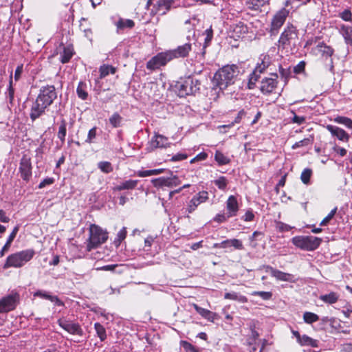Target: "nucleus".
Here are the masks:
<instances>
[{
  "instance_id": "obj_56",
  "label": "nucleus",
  "mask_w": 352,
  "mask_h": 352,
  "mask_svg": "<svg viewBox=\"0 0 352 352\" xmlns=\"http://www.w3.org/2000/svg\"><path fill=\"white\" fill-rule=\"evenodd\" d=\"M351 16L352 14L349 10H344L340 13V17L345 21H351L352 20Z\"/></svg>"
},
{
  "instance_id": "obj_49",
  "label": "nucleus",
  "mask_w": 352,
  "mask_h": 352,
  "mask_svg": "<svg viewBox=\"0 0 352 352\" xmlns=\"http://www.w3.org/2000/svg\"><path fill=\"white\" fill-rule=\"evenodd\" d=\"M313 141V138L312 137H310V138H305L299 142H296L293 146H292V148H299V147H302V146H307L308 144H311Z\"/></svg>"
},
{
  "instance_id": "obj_1",
  "label": "nucleus",
  "mask_w": 352,
  "mask_h": 352,
  "mask_svg": "<svg viewBox=\"0 0 352 352\" xmlns=\"http://www.w3.org/2000/svg\"><path fill=\"white\" fill-rule=\"evenodd\" d=\"M57 98V94L54 86L47 85L42 87L40 93L32 103L30 118L32 121L36 120L44 113L45 109L50 107Z\"/></svg>"
},
{
  "instance_id": "obj_41",
  "label": "nucleus",
  "mask_w": 352,
  "mask_h": 352,
  "mask_svg": "<svg viewBox=\"0 0 352 352\" xmlns=\"http://www.w3.org/2000/svg\"><path fill=\"white\" fill-rule=\"evenodd\" d=\"M214 159L219 165L228 164L230 163V159L225 156L221 152L216 151Z\"/></svg>"
},
{
  "instance_id": "obj_22",
  "label": "nucleus",
  "mask_w": 352,
  "mask_h": 352,
  "mask_svg": "<svg viewBox=\"0 0 352 352\" xmlns=\"http://www.w3.org/2000/svg\"><path fill=\"white\" fill-rule=\"evenodd\" d=\"M138 183V180L129 179L120 183L119 185L115 186L113 190L114 191H121L123 190H132L134 189Z\"/></svg>"
},
{
  "instance_id": "obj_18",
  "label": "nucleus",
  "mask_w": 352,
  "mask_h": 352,
  "mask_svg": "<svg viewBox=\"0 0 352 352\" xmlns=\"http://www.w3.org/2000/svg\"><path fill=\"white\" fill-rule=\"evenodd\" d=\"M327 129L331 133L332 135L336 136L338 140L344 142H348L349 140V135L342 129L333 125H327Z\"/></svg>"
},
{
  "instance_id": "obj_16",
  "label": "nucleus",
  "mask_w": 352,
  "mask_h": 352,
  "mask_svg": "<svg viewBox=\"0 0 352 352\" xmlns=\"http://www.w3.org/2000/svg\"><path fill=\"white\" fill-rule=\"evenodd\" d=\"M175 1V0H158L157 3L154 6V10H152V12L165 14L170 10Z\"/></svg>"
},
{
  "instance_id": "obj_60",
  "label": "nucleus",
  "mask_w": 352,
  "mask_h": 352,
  "mask_svg": "<svg viewBox=\"0 0 352 352\" xmlns=\"http://www.w3.org/2000/svg\"><path fill=\"white\" fill-rule=\"evenodd\" d=\"M152 183L155 187H163L164 186V177H159L157 179H152Z\"/></svg>"
},
{
  "instance_id": "obj_42",
  "label": "nucleus",
  "mask_w": 352,
  "mask_h": 352,
  "mask_svg": "<svg viewBox=\"0 0 352 352\" xmlns=\"http://www.w3.org/2000/svg\"><path fill=\"white\" fill-rule=\"evenodd\" d=\"M163 171H164V170L162 168L146 170L139 171L138 175L140 177H144L151 176V175H156L162 173Z\"/></svg>"
},
{
  "instance_id": "obj_5",
  "label": "nucleus",
  "mask_w": 352,
  "mask_h": 352,
  "mask_svg": "<svg viewBox=\"0 0 352 352\" xmlns=\"http://www.w3.org/2000/svg\"><path fill=\"white\" fill-rule=\"evenodd\" d=\"M108 239V233L96 225H91L89 229V243L87 250L90 251L106 242Z\"/></svg>"
},
{
  "instance_id": "obj_47",
  "label": "nucleus",
  "mask_w": 352,
  "mask_h": 352,
  "mask_svg": "<svg viewBox=\"0 0 352 352\" xmlns=\"http://www.w3.org/2000/svg\"><path fill=\"white\" fill-rule=\"evenodd\" d=\"M134 22L131 19H120L118 21L117 23L118 28L121 29L124 28H132L134 26Z\"/></svg>"
},
{
  "instance_id": "obj_6",
  "label": "nucleus",
  "mask_w": 352,
  "mask_h": 352,
  "mask_svg": "<svg viewBox=\"0 0 352 352\" xmlns=\"http://www.w3.org/2000/svg\"><path fill=\"white\" fill-rule=\"evenodd\" d=\"M292 241L297 248L307 251H313L319 247L322 239L314 236H296L292 238Z\"/></svg>"
},
{
  "instance_id": "obj_58",
  "label": "nucleus",
  "mask_w": 352,
  "mask_h": 352,
  "mask_svg": "<svg viewBox=\"0 0 352 352\" xmlns=\"http://www.w3.org/2000/svg\"><path fill=\"white\" fill-rule=\"evenodd\" d=\"M292 113L294 114V117L292 118V122L294 123L302 124L305 122V118L304 116H298L294 111H292Z\"/></svg>"
},
{
  "instance_id": "obj_12",
  "label": "nucleus",
  "mask_w": 352,
  "mask_h": 352,
  "mask_svg": "<svg viewBox=\"0 0 352 352\" xmlns=\"http://www.w3.org/2000/svg\"><path fill=\"white\" fill-rule=\"evenodd\" d=\"M19 173L21 177L26 182H28L32 177V164L31 160L27 155H23L20 161Z\"/></svg>"
},
{
  "instance_id": "obj_32",
  "label": "nucleus",
  "mask_w": 352,
  "mask_h": 352,
  "mask_svg": "<svg viewBox=\"0 0 352 352\" xmlns=\"http://www.w3.org/2000/svg\"><path fill=\"white\" fill-rule=\"evenodd\" d=\"M224 298L226 299L236 300L242 303L246 302L248 301V299L245 296L240 295L234 292L226 293Z\"/></svg>"
},
{
  "instance_id": "obj_52",
  "label": "nucleus",
  "mask_w": 352,
  "mask_h": 352,
  "mask_svg": "<svg viewBox=\"0 0 352 352\" xmlns=\"http://www.w3.org/2000/svg\"><path fill=\"white\" fill-rule=\"evenodd\" d=\"M252 294L253 296H260L263 300H269L272 296V294L271 292H269L256 291V292H254Z\"/></svg>"
},
{
  "instance_id": "obj_27",
  "label": "nucleus",
  "mask_w": 352,
  "mask_h": 352,
  "mask_svg": "<svg viewBox=\"0 0 352 352\" xmlns=\"http://www.w3.org/2000/svg\"><path fill=\"white\" fill-rule=\"evenodd\" d=\"M76 93L79 98L83 100H87L89 96L87 83L83 81L79 82L76 89Z\"/></svg>"
},
{
  "instance_id": "obj_50",
  "label": "nucleus",
  "mask_w": 352,
  "mask_h": 352,
  "mask_svg": "<svg viewBox=\"0 0 352 352\" xmlns=\"http://www.w3.org/2000/svg\"><path fill=\"white\" fill-rule=\"evenodd\" d=\"M214 184L221 190H225L227 186V179L225 177L221 176L218 179H216Z\"/></svg>"
},
{
  "instance_id": "obj_61",
  "label": "nucleus",
  "mask_w": 352,
  "mask_h": 352,
  "mask_svg": "<svg viewBox=\"0 0 352 352\" xmlns=\"http://www.w3.org/2000/svg\"><path fill=\"white\" fill-rule=\"evenodd\" d=\"M279 72L283 78L285 79V83L289 76V72L287 69L283 68L281 66L279 67Z\"/></svg>"
},
{
  "instance_id": "obj_28",
  "label": "nucleus",
  "mask_w": 352,
  "mask_h": 352,
  "mask_svg": "<svg viewBox=\"0 0 352 352\" xmlns=\"http://www.w3.org/2000/svg\"><path fill=\"white\" fill-rule=\"evenodd\" d=\"M234 36L240 37L241 35L248 32V27L242 22H239L232 25Z\"/></svg>"
},
{
  "instance_id": "obj_10",
  "label": "nucleus",
  "mask_w": 352,
  "mask_h": 352,
  "mask_svg": "<svg viewBox=\"0 0 352 352\" xmlns=\"http://www.w3.org/2000/svg\"><path fill=\"white\" fill-rule=\"evenodd\" d=\"M19 302V295L12 293L0 299V313L8 312L14 310Z\"/></svg>"
},
{
  "instance_id": "obj_43",
  "label": "nucleus",
  "mask_w": 352,
  "mask_h": 352,
  "mask_svg": "<svg viewBox=\"0 0 352 352\" xmlns=\"http://www.w3.org/2000/svg\"><path fill=\"white\" fill-rule=\"evenodd\" d=\"M303 319L306 323L311 324L319 320V317L317 314L311 312H305L303 315Z\"/></svg>"
},
{
  "instance_id": "obj_34",
  "label": "nucleus",
  "mask_w": 352,
  "mask_h": 352,
  "mask_svg": "<svg viewBox=\"0 0 352 352\" xmlns=\"http://www.w3.org/2000/svg\"><path fill=\"white\" fill-rule=\"evenodd\" d=\"M317 47L322 56L329 57L331 56L333 54V50L330 46L327 45L324 43H319L317 45Z\"/></svg>"
},
{
  "instance_id": "obj_59",
  "label": "nucleus",
  "mask_w": 352,
  "mask_h": 352,
  "mask_svg": "<svg viewBox=\"0 0 352 352\" xmlns=\"http://www.w3.org/2000/svg\"><path fill=\"white\" fill-rule=\"evenodd\" d=\"M12 79L10 80V82H9V87H8V98H9V102L10 103H12L13 100H14V89L12 86Z\"/></svg>"
},
{
  "instance_id": "obj_57",
  "label": "nucleus",
  "mask_w": 352,
  "mask_h": 352,
  "mask_svg": "<svg viewBox=\"0 0 352 352\" xmlns=\"http://www.w3.org/2000/svg\"><path fill=\"white\" fill-rule=\"evenodd\" d=\"M54 182V178L47 177L44 179L38 185V188H43L46 186L52 184Z\"/></svg>"
},
{
  "instance_id": "obj_26",
  "label": "nucleus",
  "mask_w": 352,
  "mask_h": 352,
  "mask_svg": "<svg viewBox=\"0 0 352 352\" xmlns=\"http://www.w3.org/2000/svg\"><path fill=\"white\" fill-rule=\"evenodd\" d=\"M204 34L206 35V36L205 38V41H204L203 47L200 52H196L197 54L201 55L202 57H204L205 54H206V48L210 43V41L212 38V36H213V31H212V28L210 27V28L206 30L204 32Z\"/></svg>"
},
{
  "instance_id": "obj_20",
  "label": "nucleus",
  "mask_w": 352,
  "mask_h": 352,
  "mask_svg": "<svg viewBox=\"0 0 352 352\" xmlns=\"http://www.w3.org/2000/svg\"><path fill=\"white\" fill-rule=\"evenodd\" d=\"M226 208L228 210V217H232L236 215L239 210V205L236 198L230 195L226 202Z\"/></svg>"
},
{
  "instance_id": "obj_24",
  "label": "nucleus",
  "mask_w": 352,
  "mask_h": 352,
  "mask_svg": "<svg viewBox=\"0 0 352 352\" xmlns=\"http://www.w3.org/2000/svg\"><path fill=\"white\" fill-rule=\"evenodd\" d=\"M34 296L50 300V301L55 302V304L58 306L63 305L62 301L57 296H51L47 292L44 291L38 290L34 293Z\"/></svg>"
},
{
  "instance_id": "obj_63",
  "label": "nucleus",
  "mask_w": 352,
  "mask_h": 352,
  "mask_svg": "<svg viewBox=\"0 0 352 352\" xmlns=\"http://www.w3.org/2000/svg\"><path fill=\"white\" fill-rule=\"evenodd\" d=\"M254 217V215L253 212L251 210H248L243 216V219L245 221H251L253 220Z\"/></svg>"
},
{
  "instance_id": "obj_48",
  "label": "nucleus",
  "mask_w": 352,
  "mask_h": 352,
  "mask_svg": "<svg viewBox=\"0 0 352 352\" xmlns=\"http://www.w3.org/2000/svg\"><path fill=\"white\" fill-rule=\"evenodd\" d=\"M337 207H335L329 213V214L324 217L322 221L320 222V226H327L329 222L333 219L334 215L336 214L337 212Z\"/></svg>"
},
{
  "instance_id": "obj_53",
  "label": "nucleus",
  "mask_w": 352,
  "mask_h": 352,
  "mask_svg": "<svg viewBox=\"0 0 352 352\" xmlns=\"http://www.w3.org/2000/svg\"><path fill=\"white\" fill-rule=\"evenodd\" d=\"M96 130H97L96 127H93L92 129H91L89 131L87 138L85 140V142H87V143H92L93 142L94 139H95L96 136Z\"/></svg>"
},
{
  "instance_id": "obj_25",
  "label": "nucleus",
  "mask_w": 352,
  "mask_h": 352,
  "mask_svg": "<svg viewBox=\"0 0 352 352\" xmlns=\"http://www.w3.org/2000/svg\"><path fill=\"white\" fill-rule=\"evenodd\" d=\"M100 77L98 79H96V83H99V80L104 78L110 73L113 74L116 72V68L108 65H103L100 66Z\"/></svg>"
},
{
  "instance_id": "obj_30",
  "label": "nucleus",
  "mask_w": 352,
  "mask_h": 352,
  "mask_svg": "<svg viewBox=\"0 0 352 352\" xmlns=\"http://www.w3.org/2000/svg\"><path fill=\"white\" fill-rule=\"evenodd\" d=\"M109 122L113 128H118L122 126L123 118L118 112H115L110 116Z\"/></svg>"
},
{
  "instance_id": "obj_23",
  "label": "nucleus",
  "mask_w": 352,
  "mask_h": 352,
  "mask_svg": "<svg viewBox=\"0 0 352 352\" xmlns=\"http://www.w3.org/2000/svg\"><path fill=\"white\" fill-rule=\"evenodd\" d=\"M18 231H19V226H15L12 232L8 236V239L6 244L3 245V247L2 248V249L0 251V258L3 257L5 254V253L9 250L11 243H12L13 240L16 237V235Z\"/></svg>"
},
{
  "instance_id": "obj_35",
  "label": "nucleus",
  "mask_w": 352,
  "mask_h": 352,
  "mask_svg": "<svg viewBox=\"0 0 352 352\" xmlns=\"http://www.w3.org/2000/svg\"><path fill=\"white\" fill-rule=\"evenodd\" d=\"M180 184L181 181L176 175H174L170 177H164V186L173 188L179 186Z\"/></svg>"
},
{
  "instance_id": "obj_2",
  "label": "nucleus",
  "mask_w": 352,
  "mask_h": 352,
  "mask_svg": "<svg viewBox=\"0 0 352 352\" xmlns=\"http://www.w3.org/2000/svg\"><path fill=\"white\" fill-rule=\"evenodd\" d=\"M239 72V67L236 65H226L214 74L212 79L213 84L221 90L225 89L234 84Z\"/></svg>"
},
{
  "instance_id": "obj_55",
  "label": "nucleus",
  "mask_w": 352,
  "mask_h": 352,
  "mask_svg": "<svg viewBox=\"0 0 352 352\" xmlns=\"http://www.w3.org/2000/svg\"><path fill=\"white\" fill-rule=\"evenodd\" d=\"M230 243L231 246L234 247L236 250H243V245L242 244V242L239 239H230Z\"/></svg>"
},
{
  "instance_id": "obj_4",
  "label": "nucleus",
  "mask_w": 352,
  "mask_h": 352,
  "mask_svg": "<svg viewBox=\"0 0 352 352\" xmlns=\"http://www.w3.org/2000/svg\"><path fill=\"white\" fill-rule=\"evenodd\" d=\"M298 38V30L292 23H288L284 28L283 32L280 34L278 41V47L285 49L292 45H295Z\"/></svg>"
},
{
  "instance_id": "obj_39",
  "label": "nucleus",
  "mask_w": 352,
  "mask_h": 352,
  "mask_svg": "<svg viewBox=\"0 0 352 352\" xmlns=\"http://www.w3.org/2000/svg\"><path fill=\"white\" fill-rule=\"evenodd\" d=\"M263 237V233L258 231H255L253 232L251 236H250V245L252 248H256L257 246V243L256 241H261Z\"/></svg>"
},
{
  "instance_id": "obj_45",
  "label": "nucleus",
  "mask_w": 352,
  "mask_h": 352,
  "mask_svg": "<svg viewBox=\"0 0 352 352\" xmlns=\"http://www.w3.org/2000/svg\"><path fill=\"white\" fill-rule=\"evenodd\" d=\"M312 174V170L310 168H305L302 170L300 179L305 184H308L309 183L310 177Z\"/></svg>"
},
{
  "instance_id": "obj_40",
  "label": "nucleus",
  "mask_w": 352,
  "mask_h": 352,
  "mask_svg": "<svg viewBox=\"0 0 352 352\" xmlns=\"http://www.w3.org/2000/svg\"><path fill=\"white\" fill-rule=\"evenodd\" d=\"M66 126H67V124H66L65 120H63L61 121L60 125L58 129V132L57 134L58 138L60 139V140L62 142H65V136H66V133H67Z\"/></svg>"
},
{
  "instance_id": "obj_19",
  "label": "nucleus",
  "mask_w": 352,
  "mask_h": 352,
  "mask_svg": "<svg viewBox=\"0 0 352 352\" xmlns=\"http://www.w3.org/2000/svg\"><path fill=\"white\" fill-rule=\"evenodd\" d=\"M263 268L265 270L266 272H270L271 275L275 277L277 280L288 281L290 280L292 276L289 274L285 273L269 265H264Z\"/></svg>"
},
{
  "instance_id": "obj_17",
  "label": "nucleus",
  "mask_w": 352,
  "mask_h": 352,
  "mask_svg": "<svg viewBox=\"0 0 352 352\" xmlns=\"http://www.w3.org/2000/svg\"><path fill=\"white\" fill-rule=\"evenodd\" d=\"M170 143L168 138L162 135H155L150 142V148L153 150L157 148H166Z\"/></svg>"
},
{
  "instance_id": "obj_9",
  "label": "nucleus",
  "mask_w": 352,
  "mask_h": 352,
  "mask_svg": "<svg viewBox=\"0 0 352 352\" xmlns=\"http://www.w3.org/2000/svg\"><path fill=\"white\" fill-rule=\"evenodd\" d=\"M171 60L172 58L168 51L161 52L147 62L146 68L150 70H155L166 65Z\"/></svg>"
},
{
  "instance_id": "obj_21",
  "label": "nucleus",
  "mask_w": 352,
  "mask_h": 352,
  "mask_svg": "<svg viewBox=\"0 0 352 352\" xmlns=\"http://www.w3.org/2000/svg\"><path fill=\"white\" fill-rule=\"evenodd\" d=\"M193 307L197 311V312L200 314L203 318L207 319L208 321L214 322L217 314L210 311L208 309L200 307L196 304H193Z\"/></svg>"
},
{
  "instance_id": "obj_13",
  "label": "nucleus",
  "mask_w": 352,
  "mask_h": 352,
  "mask_svg": "<svg viewBox=\"0 0 352 352\" xmlns=\"http://www.w3.org/2000/svg\"><path fill=\"white\" fill-rule=\"evenodd\" d=\"M58 324L64 330L71 334H76L78 336H82L83 334V331L78 323L72 322L64 319H59L58 320Z\"/></svg>"
},
{
  "instance_id": "obj_54",
  "label": "nucleus",
  "mask_w": 352,
  "mask_h": 352,
  "mask_svg": "<svg viewBox=\"0 0 352 352\" xmlns=\"http://www.w3.org/2000/svg\"><path fill=\"white\" fill-rule=\"evenodd\" d=\"M181 345L186 352H198L195 347L187 341H182Z\"/></svg>"
},
{
  "instance_id": "obj_11",
  "label": "nucleus",
  "mask_w": 352,
  "mask_h": 352,
  "mask_svg": "<svg viewBox=\"0 0 352 352\" xmlns=\"http://www.w3.org/2000/svg\"><path fill=\"white\" fill-rule=\"evenodd\" d=\"M271 77L264 78L261 82L260 90L264 95L272 94L278 85V74L272 73Z\"/></svg>"
},
{
  "instance_id": "obj_36",
  "label": "nucleus",
  "mask_w": 352,
  "mask_h": 352,
  "mask_svg": "<svg viewBox=\"0 0 352 352\" xmlns=\"http://www.w3.org/2000/svg\"><path fill=\"white\" fill-rule=\"evenodd\" d=\"M336 123L344 125L348 129H352V120L344 116H338L334 119Z\"/></svg>"
},
{
  "instance_id": "obj_8",
  "label": "nucleus",
  "mask_w": 352,
  "mask_h": 352,
  "mask_svg": "<svg viewBox=\"0 0 352 352\" xmlns=\"http://www.w3.org/2000/svg\"><path fill=\"white\" fill-rule=\"evenodd\" d=\"M289 13V11L283 8L274 15L271 21L270 29L269 31L271 36H276L278 34L279 30L285 23Z\"/></svg>"
},
{
  "instance_id": "obj_46",
  "label": "nucleus",
  "mask_w": 352,
  "mask_h": 352,
  "mask_svg": "<svg viewBox=\"0 0 352 352\" xmlns=\"http://www.w3.org/2000/svg\"><path fill=\"white\" fill-rule=\"evenodd\" d=\"M98 167L105 173H109L113 171L111 164L109 162H100L98 163Z\"/></svg>"
},
{
  "instance_id": "obj_38",
  "label": "nucleus",
  "mask_w": 352,
  "mask_h": 352,
  "mask_svg": "<svg viewBox=\"0 0 352 352\" xmlns=\"http://www.w3.org/2000/svg\"><path fill=\"white\" fill-rule=\"evenodd\" d=\"M342 34L345 39L346 43H352V30L350 27L343 25L342 27Z\"/></svg>"
},
{
  "instance_id": "obj_51",
  "label": "nucleus",
  "mask_w": 352,
  "mask_h": 352,
  "mask_svg": "<svg viewBox=\"0 0 352 352\" xmlns=\"http://www.w3.org/2000/svg\"><path fill=\"white\" fill-rule=\"evenodd\" d=\"M126 228H122L118 233L115 243H118V245L126 238Z\"/></svg>"
},
{
  "instance_id": "obj_7",
  "label": "nucleus",
  "mask_w": 352,
  "mask_h": 352,
  "mask_svg": "<svg viewBox=\"0 0 352 352\" xmlns=\"http://www.w3.org/2000/svg\"><path fill=\"white\" fill-rule=\"evenodd\" d=\"M199 85L200 82L198 80H194L188 76L184 81L177 82L176 87L178 89V95L184 97L195 94L199 89Z\"/></svg>"
},
{
  "instance_id": "obj_15",
  "label": "nucleus",
  "mask_w": 352,
  "mask_h": 352,
  "mask_svg": "<svg viewBox=\"0 0 352 352\" xmlns=\"http://www.w3.org/2000/svg\"><path fill=\"white\" fill-rule=\"evenodd\" d=\"M192 50V44L186 43L184 45L178 46L176 49L168 50L172 60L174 58H185L189 54Z\"/></svg>"
},
{
  "instance_id": "obj_31",
  "label": "nucleus",
  "mask_w": 352,
  "mask_h": 352,
  "mask_svg": "<svg viewBox=\"0 0 352 352\" xmlns=\"http://www.w3.org/2000/svg\"><path fill=\"white\" fill-rule=\"evenodd\" d=\"M298 343L302 346H310L312 347H318V341L317 340H314L307 335L302 336Z\"/></svg>"
},
{
  "instance_id": "obj_3",
  "label": "nucleus",
  "mask_w": 352,
  "mask_h": 352,
  "mask_svg": "<svg viewBox=\"0 0 352 352\" xmlns=\"http://www.w3.org/2000/svg\"><path fill=\"white\" fill-rule=\"evenodd\" d=\"M34 255V251L31 249L20 251L9 255L4 263L3 268L10 267L19 268L30 261Z\"/></svg>"
},
{
  "instance_id": "obj_14",
  "label": "nucleus",
  "mask_w": 352,
  "mask_h": 352,
  "mask_svg": "<svg viewBox=\"0 0 352 352\" xmlns=\"http://www.w3.org/2000/svg\"><path fill=\"white\" fill-rule=\"evenodd\" d=\"M208 199V194L206 191H202L195 195L189 201L187 207V211L192 213L195 210L197 207L201 203L205 202Z\"/></svg>"
},
{
  "instance_id": "obj_37",
  "label": "nucleus",
  "mask_w": 352,
  "mask_h": 352,
  "mask_svg": "<svg viewBox=\"0 0 352 352\" xmlns=\"http://www.w3.org/2000/svg\"><path fill=\"white\" fill-rule=\"evenodd\" d=\"M94 327H95L96 333H97L98 336L100 338V340L101 341L104 340L107 337L106 330H105L104 327L99 322L95 323Z\"/></svg>"
},
{
  "instance_id": "obj_44",
  "label": "nucleus",
  "mask_w": 352,
  "mask_h": 352,
  "mask_svg": "<svg viewBox=\"0 0 352 352\" xmlns=\"http://www.w3.org/2000/svg\"><path fill=\"white\" fill-rule=\"evenodd\" d=\"M259 78H260L259 74H256V73H254L252 72L249 77L248 88L249 89H253L255 87L256 82L258 80Z\"/></svg>"
},
{
  "instance_id": "obj_29",
  "label": "nucleus",
  "mask_w": 352,
  "mask_h": 352,
  "mask_svg": "<svg viewBox=\"0 0 352 352\" xmlns=\"http://www.w3.org/2000/svg\"><path fill=\"white\" fill-rule=\"evenodd\" d=\"M319 298L325 303L334 304L338 301L339 295L336 292H331L329 294L321 295Z\"/></svg>"
},
{
  "instance_id": "obj_62",
  "label": "nucleus",
  "mask_w": 352,
  "mask_h": 352,
  "mask_svg": "<svg viewBox=\"0 0 352 352\" xmlns=\"http://www.w3.org/2000/svg\"><path fill=\"white\" fill-rule=\"evenodd\" d=\"M228 214L226 215L225 214H218L216 215V217L214 218V221H217L218 223H222L227 220L228 219Z\"/></svg>"
},
{
  "instance_id": "obj_33",
  "label": "nucleus",
  "mask_w": 352,
  "mask_h": 352,
  "mask_svg": "<svg viewBox=\"0 0 352 352\" xmlns=\"http://www.w3.org/2000/svg\"><path fill=\"white\" fill-rule=\"evenodd\" d=\"M74 55L73 49L70 47H65L63 52L60 54V62L62 63H68Z\"/></svg>"
},
{
  "instance_id": "obj_64",
  "label": "nucleus",
  "mask_w": 352,
  "mask_h": 352,
  "mask_svg": "<svg viewBox=\"0 0 352 352\" xmlns=\"http://www.w3.org/2000/svg\"><path fill=\"white\" fill-rule=\"evenodd\" d=\"M341 351L342 352H352V344L346 343L342 346Z\"/></svg>"
}]
</instances>
